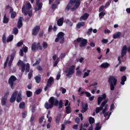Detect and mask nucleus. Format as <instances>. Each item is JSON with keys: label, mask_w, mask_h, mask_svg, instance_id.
<instances>
[{"label": "nucleus", "mask_w": 130, "mask_h": 130, "mask_svg": "<svg viewBox=\"0 0 130 130\" xmlns=\"http://www.w3.org/2000/svg\"><path fill=\"white\" fill-rule=\"evenodd\" d=\"M36 69L39 71H42L43 70V69L41 66H37Z\"/></svg>", "instance_id": "nucleus-58"}, {"label": "nucleus", "mask_w": 130, "mask_h": 130, "mask_svg": "<svg viewBox=\"0 0 130 130\" xmlns=\"http://www.w3.org/2000/svg\"><path fill=\"white\" fill-rule=\"evenodd\" d=\"M106 13L104 12V11L100 12V13L99 14V17L100 19H102L103 17L105 15Z\"/></svg>", "instance_id": "nucleus-39"}, {"label": "nucleus", "mask_w": 130, "mask_h": 130, "mask_svg": "<svg viewBox=\"0 0 130 130\" xmlns=\"http://www.w3.org/2000/svg\"><path fill=\"white\" fill-rule=\"evenodd\" d=\"M32 71H30L29 73L28 74V77L29 79H31L32 76Z\"/></svg>", "instance_id": "nucleus-54"}, {"label": "nucleus", "mask_w": 130, "mask_h": 130, "mask_svg": "<svg viewBox=\"0 0 130 130\" xmlns=\"http://www.w3.org/2000/svg\"><path fill=\"white\" fill-rule=\"evenodd\" d=\"M127 53V46L124 45L121 49V57L122 58L124 56V55Z\"/></svg>", "instance_id": "nucleus-14"}, {"label": "nucleus", "mask_w": 130, "mask_h": 130, "mask_svg": "<svg viewBox=\"0 0 130 130\" xmlns=\"http://www.w3.org/2000/svg\"><path fill=\"white\" fill-rule=\"evenodd\" d=\"M25 8V5H23L22 7V12L24 13V16L28 15L29 17H31L32 15V10H24Z\"/></svg>", "instance_id": "nucleus-7"}, {"label": "nucleus", "mask_w": 130, "mask_h": 130, "mask_svg": "<svg viewBox=\"0 0 130 130\" xmlns=\"http://www.w3.org/2000/svg\"><path fill=\"white\" fill-rule=\"evenodd\" d=\"M32 92L30 91H26V95L27 98H30L32 96Z\"/></svg>", "instance_id": "nucleus-36"}, {"label": "nucleus", "mask_w": 130, "mask_h": 130, "mask_svg": "<svg viewBox=\"0 0 130 130\" xmlns=\"http://www.w3.org/2000/svg\"><path fill=\"white\" fill-rule=\"evenodd\" d=\"M60 120H61V117L60 116H56V119H55V122L57 124L59 125V122L60 121Z\"/></svg>", "instance_id": "nucleus-34"}, {"label": "nucleus", "mask_w": 130, "mask_h": 130, "mask_svg": "<svg viewBox=\"0 0 130 130\" xmlns=\"http://www.w3.org/2000/svg\"><path fill=\"white\" fill-rule=\"evenodd\" d=\"M36 6H38V10H42L43 7V3H39L38 4H37V2L36 3Z\"/></svg>", "instance_id": "nucleus-35"}, {"label": "nucleus", "mask_w": 130, "mask_h": 130, "mask_svg": "<svg viewBox=\"0 0 130 130\" xmlns=\"http://www.w3.org/2000/svg\"><path fill=\"white\" fill-rule=\"evenodd\" d=\"M88 121L90 124H92L95 122V119L94 118L90 117L88 119Z\"/></svg>", "instance_id": "nucleus-33"}, {"label": "nucleus", "mask_w": 130, "mask_h": 130, "mask_svg": "<svg viewBox=\"0 0 130 130\" xmlns=\"http://www.w3.org/2000/svg\"><path fill=\"white\" fill-rule=\"evenodd\" d=\"M81 1L80 0H70L66 9L65 12L69 11L73 5H75L71 9L72 11L76 10L80 6Z\"/></svg>", "instance_id": "nucleus-3"}, {"label": "nucleus", "mask_w": 130, "mask_h": 130, "mask_svg": "<svg viewBox=\"0 0 130 130\" xmlns=\"http://www.w3.org/2000/svg\"><path fill=\"white\" fill-rule=\"evenodd\" d=\"M40 62H41V59L40 58L37 59L36 62L32 64V67H35L37 65H39L40 63Z\"/></svg>", "instance_id": "nucleus-37"}, {"label": "nucleus", "mask_w": 130, "mask_h": 130, "mask_svg": "<svg viewBox=\"0 0 130 130\" xmlns=\"http://www.w3.org/2000/svg\"><path fill=\"white\" fill-rule=\"evenodd\" d=\"M107 95L106 94L104 93L101 96H99L98 98V105H100L101 103V102L105 100L104 102H103L101 104V106L100 107H97L95 108V112L96 114L99 113L101 111L103 110L104 107L106 105V104L108 103V100H106Z\"/></svg>", "instance_id": "nucleus-2"}, {"label": "nucleus", "mask_w": 130, "mask_h": 130, "mask_svg": "<svg viewBox=\"0 0 130 130\" xmlns=\"http://www.w3.org/2000/svg\"><path fill=\"white\" fill-rule=\"evenodd\" d=\"M114 107H115L114 103H112L110 106V111H112L113 109H114Z\"/></svg>", "instance_id": "nucleus-60"}, {"label": "nucleus", "mask_w": 130, "mask_h": 130, "mask_svg": "<svg viewBox=\"0 0 130 130\" xmlns=\"http://www.w3.org/2000/svg\"><path fill=\"white\" fill-rule=\"evenodd\" d=\"M83 38H78L76 40H74V45H76L77 43H80L82 42Z\"/></svg>", "instance_id": "nucleus-32"}, {"label": "nucleus", "mask_w": 130, "mask_h": 130, "mask_svg": "<svg viewBox=\"0 0 130 130\" xmlns=\"http://www.w3.org/2000/svg\"><path fill=\"white\" fill-rule=\"evenodd\" d=\"M22 118H25L27 115V112L26 111H24L22 112Z\"/></svg>", "instance_id": "nucleus-40"}, {"label": "nucleus", "mask_w": 130, "mask_h": 130, "mask_svg": "<svg viewBox=\"0 0 130 130\" xmlns=\"http://www.w3.org/2000/svg\"><path fill=\"white\" fill-rule=\"evenodd\" d=\"M88 109V105L87 103L82 105V108L81 110V112L83 113L86 112Z\"/></svg>", "instance_id": "nucleus-12"}, {"label": "nucleus", "mask_w": 130, "mask_h": 130, "mask_svg": "<svg viewBox=\"0 0 130 130\" xmlns=\"http://www.w3.org/2000/svg\"><path fill=\"white\" fill-rule=\"evenodd\" d=\"M26 65L25 64H22L21 65V72L23 73L25 72Z\"/></svg>", "instance_id": "nucleus-47"}, {"label": "nucleus", "mask_w": 130, "mask_h": 130, "mask_svg": "<svg viewBox=\"0 0 130 130\" xmlns=\"http://www.w3.org/2000/svg\"><path fill=\"white\" fill-rule=\"evenodd\" d=\"M37 49H38V43H33L32 44V45H31V51H35Z\"/></svg>", "instance_id": "nucleus-19"}, {"label": "nucleus", "mask_w": 130, "mask_h": 130, "mask_svg": "<svg viewBox=\"0 0 130 130\" xmlns=\"http://www.w3.org/2000/svg\"><path fill=\"white\" fill-rule=\"evenodd\" d=\"M59 60H60V58H57L56 61L53 63V67H56L57 66Z\"/></svg>", "instance_id": "nucleus-44"}, {"label": "nucleus", "mask_w": 130, "mask_h": 130, "mask_svg": "<svg viewBox=\"0 0 130 130\" xmlns=\"http://www.w3.org/2000/svg\"><path fill=\"white\" fill-rule=\"evenodd\" d=\"M75 68L76 66L74 65L70 67L69 69L68 73L66 75V76L67 77H69L70 75H73L74 73V70L75 69Z\"/></svg>", "instance_id": "nucleus-9"}, {"label": "nucleus", "mask_w": 130, "mask_h": 130, "mask_svg": "<svg viewBox=\"0 0 130 130\" xmlns=\"http://www.w3.org/2000/svg\"><path fill=\"white\" fill-rule=\"evenodd\" d=\"M17 80V78L14 76L12 75L10 77V78L8 79V83L10 86V88L12 89H14L15 87L14 85H16L15 83V82Z\"/></svg>", "instance_id": "nucleus-6"}, {"label": "nucleus", "mask_w": 130, "mask_h": 130, "mask_svg": "<svg viewBox=\"0 0 130 130\" xmlns=\"http://www.w3.org/2000/svg\"><path fill=\"white\" fill-rule=\"evenodd\" d=\"M66 56V53H61L60 56V58L62 59L63 58H64Z\"/></svg>", "instance_id": "nucleus-61"}, {"label": "nucleus", "mask_w": 130, "mask_h": 130, "mask_svg": "<svg viewBox=\"0 0 130 130\" xmlns=\"http://www.w3.org/2000/svg\"><path fill=\"white\" fill-rule=\"evenodd\" d=\"M48 47V44L46 42L43 43V48L44 49H46Z\"/></svg>", "instance_id": "nucleus-51"}, {"label": "nucleus", "mask_w": 130, "mask_h": 130, "mask_svg": "<svg viewBox=\"0 0 130 130\" xmlns=\"http://www.w3.org/2000/svg\"><path fill=\"white\" fill-rule=\"evenodd\" d=\"M14 36L13 35H9L8 38L7 39V42L9 43L13 40Z\"/></svg>", "instance_id": "nucleus-31"}, {"label": "nucleus", "mask_w": 130, "mask_h": 130, "mask_svg": "<svg viewBox=\"0 0 130 130\" xmlns=\"http://www.w3.org/2000/svg\"><path fill=\"white\" fill-rule=\"evenodd\" d=\"M29 70H30L29 64L28 63H27L26 64L25 72L28 73L29 72Z\"/></svg>", "instance_id": "nucleus-41"}, {"label": "nucleus", "mask_w": 130, "mask_h": 130, "mask_svg": "<svg viewBox=\"0 0 130 130\" xmlns=\"http://www.w3.org/2000/svg\"><path fill=\"white\" fill-rule=\"evenodd\" d=\"M22 64H24V63L22 61V60H19L18 61V62H17V65L18 67H19L20 66L22 65Z\"/></svg>", "instance_id": "nucleus-56"}, {"label": "nucleus", "mask_w": 130, "mask_h": 130, "mask_svg": "<svg viewBox=\"0 0 130 130\" xmlns=\"http://www.w3.org/2000/svg\"><path fill=\"white\" fill-rule=\"evenodd\" d=\"M31 7H31V5L30 4V3H28L26 4V9L27 10L30 9L31 8Z\"/></svg>", "instance_id": "nucleus-46"}, {"label": "nucleus", "mask_w": 130, "mask_h": 130, "mask_svg": "<svg viewBox=\"0 0 130 130\" xmlns=\"http://www.w3.org/2000/svg\"><path fill=\"white\" fill-rule=\"evenodd\" d=\"M48 102H46L45 103L44 107L47 110H49L50 109H52L53 106L57 107L58 106V109H61L62 108L63 106V101L62 100H60L59 102L58 100H55V98L53 96H52L50 98V99L48 100Z\"/></svg>", "instance_id": "nucleus-1"}, {"label": "nucleus", "mask_w": 130, "mask_h": 130, "mask_svg": "<svg viewBox=\"0 0 130 130\" xmlns=\"http://www.w3.org/2000/svg\"><path fill=\"white\" fill-rule=\"evenodd\" d=\"M3 22L4 24H7L9 22V19L7 17L6 14H5L4 16Z\"/></svg>", "instance_id": "nucleus-29"}, {"label": "nucleus", "mask_w": 130, "mask_h": 130, "mask_svg": "<svg viewBox=\"0 0 130 130\" xmlns=\"http://www.w3.org/2000/svg\"><path fill=\"white\" fill-rule=\"evenodd\" d=\"M104 6H101L100 8H99V12H103L104 10Z\"/></svg>", "instance_id": "nucleus-53"}, {"label": "nucleus", "mask_w": 130, "mask_h": 130, "mask_svg": "<svg viewBox=\"0 0 130 130\" xmlns=\"http://www.w3.org/2000/svg\"><path fill=\"white\" fill-rule=\"evenodd\" d=\"M12 53L11 55V58H10L9 61L13 62L14 57H15V54H16V51H15V49H13L12 50Z\"/></svg>", "instance_id": "nucleus-17"}, {"label": "nucleus", "mask_w": 130, "mask_h": 130, "mask_svg": "<svg viewBox=\"0 0 130 130\" xmlns=\"http://www.w3.org/2000/svg\"><path fill=\"white\" fill-rule=\"evenodd\" d=\"M25 108V103L24 102H22L19 105V108L20 109H24Z\"/></svg>", "instance_id": "nucleus-28"}, {"label": "nucleus", "mask_w": 130, "mask_h": 130, "mask_svg": "<svg viewBox=\"0 0 130 130\" xmlns=\"http://www.w3.org/2000/svg\"><path fill=\"white\" fill-rule=\"evenodd\" d=\"M85 94L86 95V97L89 98L91 96V94L90 93L87 92V91H85Z\"/></svg>", "instance_id": "nucleus-55"}, {"label": "nucleus", "mask_w": 130, "mask_h": 130, "mask_svg": "<svg viewBox=\"0 0 130 130\" xmlns=\"http://www.w3.org/2000/svg\"><path fill=\"white\" fill-rule=\"evenodd\" d=\"M118 63L115 67V68L118 67L120 64L121 63V57L119 56L118 57Z\"/></svg>", "instance_id": "nucleus-42"}, {"label": "nucleus", "mask_w": 130, "mask_h": 130, "mask_svg": "<svg viewBox=\"0 0 130 130\" xmlns=\"http://www.w3.org/2000/svg\"><path fill=\"white\" fill-rule=\"evenodd\" d=\"M85 24V22H80L76 24V28L80 29L81 27L84 26Z\"/></svg>", "instance_id": "nucleus-23"}, {"label": "nucleus", "mask_w": 130, "mask_h": 130, "mask_svg": "<svg viewBox=\"0 0 130 130\" xmlns=\"http://www.w3.org/2000/svg\"><path fill=\"white\" fill-rule=\"evenodd\" d=\"M126 69V68L125 67H121L120 69V72H124V71H125Z\"/></svg>", "instance_id": "nucleus-57"}, {"label": "nucleus", "mask_w": 130, "mask_h": 130, "mask_svg": "<svg viewBox=\"0 0 130 130\" xmlns=\"http://www.w3.org/2000/svg\"><path fill=\"white\" fill-rule=\"evenodd\" d=\"M18 94V92L17 91H15L13 92V93L11 95V98L10 99V102L11 103H13L15 102Z\"/></svg>", "instance_id": "nucleus-8"}, {"label": "nucleus", "mask_w": 130, "mask_h": 130, "mask_svg": "<svg viewBox=\"0 0 130 130\" xmlns=\"http://www.w3.org/2000/svg\"><path fill=\"white\" fill-rule=\"evenodd\" d=\"M41 79H42V76L40 74H39L38 76H36L35 77V80L36 81V82L37 84H39L41 82Z\"/></svg>", "instance_id": "nucleus-18"}, {"label": "nucleus", "mask_w": 130, "mask_h": 130, "mask_svg": "<svg viewBox=\"0 0 130 130\" xmlns=\"http://www.w3.org/2000/svg\"><path fill=\"white\" fill-rule=\"evenodd\" d=\"M52 29H53L52 25L49 26V27H48V32H51L52 30Z\"/></svg>", "instance_id": "nucleus-62"}, {"label": "nucleus", "mask_w": 130, "mask_h": 130, "mask_svg": "<svg viewBox=\"0 0 130 130\" xmlns=\"http://www.w3.org/2000/svg\"><path fill=\"white\" fill-rule=\"evenodd\" d=\"M108 82L110 84V89L111 91H113L115 89V86L117 83V80L114 76H109L108 80Z\"/></svg>", "instance_id": "nucleus-4"}, {"label": "nucleus", "mask_w": 130, "mask_h": 130, "mask_svg": "<svg viewBox=\"0 0 130 130\" xmlns=\"http://www.w3.org/2000/svg\"><path fill=\"white\" fill-rule=\"evenodd\" d=\"M54 78L52 77H50L47 81V84L49 85L50 86H51L52 83H54Z\"/></svg>", "instance_id": "nucleus-21"}, {"label": "nucleus", "mask_w": 130, "mask_h": 130, "mask_svg": "<svg viewBox=\"0 0 130 130\" xmlns=\"http://www.w3.org/2000/svg\"><path fill=\"white\" fill-rule=\"evenodd\" d=\"M23 44V43L22 42H19L18 43H17V44L16 45V47H20L21 46H22Z\"/></svg>", "instance_id": "nucleus-52"}, {"label": "nucleus", "mask_w": 130, "mask_h": 130, "mask_svg": "<svg viewBox=\"0 0 130 130\" xmlns=\"http://www.w3.org/2000/svg\"><path fill=\"white\" fill-rule=\"evenodd\" d=\"M64 22V18L61 17L57 21V25L58 26H61L63 25Z\"/></svg>", "instance_id": "nucleus-15"}, {"label": "nucleus", "mask_w": 130, "mask_h": 130, "mask_svg": "<svg viewBox=\"0 0 130 130\" xmlns=\"http://www.w3.org/2000/svg\"><path fill=\"white\" fill-rule=\"evenodd\" d=\"M121 35V33L120 32H118L116 33V34H114L113 35V38L114 39L120 38Z\"/></svg>", "instance_id": "nucleus-26"}, {"label": "nucleus", "mask_w": 130, "mask_h": 130, "mask_svg": "<svg viewBox=\"0 0 130 130\" xmlns=\"http://www.w3.org/2000/svg\"><path fill=\"white\" fill-rule=\"evenodd\" d=\"M42 91V89H41V88H39V89H38L37 90H36L35 93L37 95H39L41 94Z\"/></svg>", "instance_id": "nucleus-45"}, {"label": "nucleus", "mask_w": 130, "mask_h": 130, "mask_svg": "<svg viewBox=\"0 0 130 130\" xmlns=\"http://www.w3.org/2000/svg\"><path fill=\"white\" fill-rule=\"evenodd\" d=\"M2 42L4 44L6 43V37L5 35H3L2 37Z\"/></svg>", "instance_id": "nucleus-50"}, {"label": "nucleus", "mask_w": 130, "mask_h": 130, "mask_svg": "<svg viewBox=\"0 0 130 130\" xmlns=\"http://www.w3.org/2000/svg\"><path fill=\"white\" fill-rule=\"evenodd\" d=\"M101 42L104 44H107L108 42V40L107 39H102Z\"/></svg>", "instance_id": "nucleus-63"}, {"label": "nucleus", "mask_w": 130, "mask_h": 130, "mask_svg": "<svg viewBox=\"0 0 130 130\" xmlns=\"http://www.w3.org/2000/svg\"><path fill=\"white\" fill-rule=\"evenodd\" d=\"M40 30V26H36L32 29L31 34L32 36H37L39 31Z\"/></svg>", "instance_id": "nucleus-10"}, {"label": "nucleus", "mask_w": 130, "mask_h": 130, "mask_svg": "<svg viewBox=\"0 0 130 130\" xmlns=\"http://www.w3.org/2000/svg\"><path fill=\"white\" fill-rule=\"evenodd\" d=\"M7 99H6V98H2V99L1 100L2 106L6 105Z\"/></svg>", "instance_id": "nucleus-30"}, {"label": "nucleus", "mask_w": 130, "mask_h": 130, "mask_svg": "<svg viewBox=\"0 0 130 130\" xmlns=\"http://www.w3.org/2000/svg\"><path fill=\"white\" fill-rule=\"evenodd\" d=\"M23 18L22 17H20L18 19L17 24V27L18 29H20L23 26Z\"/></svg>", "instance_id": "nucleus-11"}, {"label": "nucleus", "mask_w": 130, "mask_h": 130, "mask_svg": "<svg viewBox=\"0 0 130 130\" xmlns=\"http://www.w3.org/2000/svg\"><path fill=\"white\" fill-rule=\"evenodd\" d=\"M110 64L107 62H104L100 65V67L103 69H107L109 67Z\"/></svg>", "instance_id": "nucleus-22"}, {"label": "nucleus", "mask_w": 130, "mask_h": 130, "mask_svg": "<svg viewBox=\"0 0 130 130\" xmlns=\"http://www.w3.org/2000/svg\"><path fill=\"white\" fill-rule=\"evenodd\" d=\"M9 13L11 14L10 17L12 19H14L17 16V13L14 11V9L10 7Z\"/></svg>", "instance_id": "nucleus-13"}, {"label": "nucleus", "mask_w": 130, "mask_h": 130, "mask_svg": "<svg viewBox=\"0 0 130 130\" xmlns=\"http://www.w3.org/2000/svg\"><path fill=\"white\" fill-rule=\"evenodd\" d=\"M79 130H86V128H84L83 127V124L82 123H81V125H80Z\"/></svg>", "instance_id": "nucleus-64"}, {"label": "nucleus", "mask_w": 130, "mask_h": 130, "mask_svg": "<svg viewBox=\"0 0 130 130\" xmlns=\"http://www.w3.org/2000/svg\"><path fill=\"white\" fill-rule=\"evenodd\" d=\"M64 33L61 31L57 34V37L55 38L54 42L57 43L60 40L59 43L62 44L64 42Z\"/></svg>", "instance_id": "nucleus-5"}, {"label": "nucleus", "mask_w": 130, "mask_h": 130, "mask_svg": "<svg viewBox=\"0 0 130 130\" xmlns=\"http://www.w3.org/2000/svg\"><path fill=\"white\" fill-rule=\"evenodd\" d=\"M88 43L87 40L83 39L79 44L80 47L82 48L85 47Z\"/></svg>", "instance_id": "nucleus-16"}, {"label": "nucleus", "mask_w": 130, "mask_h": 130, "mask_svg": "<svg viewBox=\"0 0 130 130\" xmlns=\"http://www.w3.org/2000/svg\"><path fill=\"white\" fill-rule=\"evenodd\" d=\"M100 123H98L96 124V127H95V130H101V127L99 126Z\"/></svg>", "instance_id": "nucleus-49"}, {"label": "nucleus", "mask_w": 130, "mask_h": 130, "mask_svg": "<svg viewBox=\"0 0 130 130\" xmlns=\"http://www.w3.org/2000/svg\"><path fill=\"white\" fill-rule=\"evenodd\" d=\"M44 119V117L43 116H42L41 117H40L39 119V123H42L43 122Z\"/></svg>", "instance_id": "nucleus-59"}, {"label": "nucleus", "mask_w": 130, "mask_h": 130, "mask_svg": "<svg viewBox=\"0 0 130 130\" xmlns=\"http://www.w3.org/2000/svg\"><path fill=\"white\" fill-rule=\"evenodd\" d=\"M89 16V14H88L87 13H85L83 15V16H82L80 17V20H86L87 19V18H88Z\"/></svg>", "instance_id": "nucleus-20"}, {"label": "nucleus", "mask_w": 130, "mask_h": 130, "mask_svg": "<svg viewBox=\"0 0 130 130\" xmlns=\"http://www.w3.org/2000/svg\"><path fill=\"white\" fill-rule=\"evenodd\" d=\"M90 72V70H87L86 72H85L83 76V78H85L87 77H88L89 75V73Z\"/></svg>", "instance_id": "nucleus-38"}, {"label": "nucleus", "mask_w": 130, "mask_h": 130, "mask_svg": "<svg viewBox=\"0 0 130 130\" xmlns=\"http://www.w3.org/2000/svg\"><path fill=\"white\" fill-rule=\"evenodd\" d=\"M22 101V95L21 93H19L17 95V97L16 98V102L19 103L21 102Z\"/></svg>", "instance_id": "nucleus-27"}, {"label": "nucleus", "mask_w": 130, "mask_h": 130, "mask_svg": "<svg viewBox=\"0 0 130 130\" xmlns=\"http://www.w3.org/2000/svg\"><path fill=\"white\" fill-rule=\"evenodd\" d=\"M127 80V77L126 76H122L121 78V82H120V84L122 85H124L125 84V82Z\"/></svg>", "instance_id": "nucleus-24"}, {"label": "nucleus", "mask_w": 130, "mask_h": 130, "mask_svg": "<svg viewBox=\"0 0 130 130\" xmlns=\"http://www.w3.org/2000/svg\"><path fill=\"white\" fill-rule=\"evenodd\" d=\"M13 32L15 35H17L19 32V30L17 27H15L13 29Z\"/></svg>", "instance_id": "nucleus-43"}, {"label": "nucleus", "mask_w": 130, "mask_h": 130, "mask_svg": "<svg viewBox=\"0 0 130 130\" xmlns=\"http://www.w3.org/2000/svg\"><path fill=\"white\" fill-rule=\"evenodd\" d=\"M92 30H93V29L92 28H90L89 29H88V31L86 32V35L88 36L91 35Z\"/></svg>", "instance_id": "nucleus-48"}, {"label": "nucleus", "mask_w": 130, "mask_h": 130, "mask_svg": "<svg viewBox=\"0 0 130 130\" xmlns=\"http://www.w3.org/2000/svg\"><path fill=\"white\" fill-rule=\"evenodd\" d=\"M70 105V104H69V106L66 107V113L67 114H70L72 112L71 108Z\"/></svg>", "instance_id": "nucleus-25"}]
</instances>
